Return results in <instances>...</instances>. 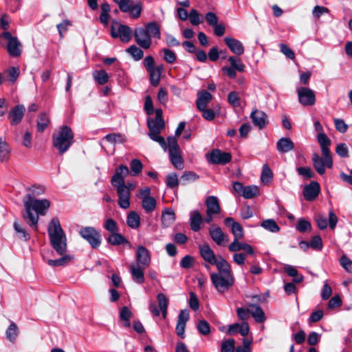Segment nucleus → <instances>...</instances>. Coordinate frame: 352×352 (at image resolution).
<instances>
[{"instance_id": "nucleus-1", "label": "nucleus", "mask_w": 352, "mask_h": 352, "mask_svg": "<svg viewBox=\"0 0 352 352\" xmlns=\"http://www.w3.org/2000/svg\"><path fill=\"white\" fill-rule=\"evenodd\" d=\"M23 204L26 212L23 217L31 227L36 230L38 215L45 214V211L50 207V201L47 199H37L28 195L23 199Z\"/></svg>"}, {"instance_id": "nucleus-2", "label": "nucleus", "mask_w": 352, "mask_h": 352, "mask_svg": "<svg viewBox=\"0 0 352 352\" xmlns=\"http://www.w3.org/2000/svg\"><path fill=\"white\" fill-rule=\"evenodd\" d=\"M136 262L130 265L129 270L132 280L138 283H144V270L147 268L151 262V256L149 250L143 245H138L135 250Z\"/></svg>"}, {"instance_id": "nucleus-3", "label": "nucleus", "mask_w": 352, "mask_h": 352, "mask_svg": "<svg viewBox=\"0 0 352 352\" xmlns=\"http://www.w3.org/2000/svg\"><path fill=\"white\" fill-rule=\"evenodd\" d=\"M47 232L53 248L58 254L63 255L67 250V239L58 218L51 220Z\"/></svg>"}, {"instance_id": "nucleus-4", "label": "nucleus", "mask_w": 352, "mask_h": 352, "mask_svg": "<svg viewBox=\"0 0 352 352\" xmlns=\"http://www.w3.org/2000/svg\"><path fill=\"white\" fill-rule=\"evenodd\" d=\"M160 28L156 22H151L145 28H137L134 30V38L137 44L144 49H148L152 44V38H160Z\"/></svg>"}, {"instance_id": "nucleus-5", "label": "nucleus", "mask_w": 352, "mask_h": 352, "mask_svg": "<svg viewBox=\"0 0 352 352\" xmlns=\"http://www.w3.org/2000/svg\"><path fill=\"white\" fill-rule=\"evenodd\" d=\"M74 142V133L67 126H62L53 135V145L60 154L66 152Z\"/></svg>"}, {"instance_id": "nucleus-6", "label": "nucleus", "mask_w": 352, "mask_h": 352, "mask_svg": "<svg viewBox=\"0 0 352 352\" xmlns=\"http://www.w3.org/2000/svg\"><path fill=\"white\" fill-rule=\"evenodd\" d=\"M164 126L165 124L164 120H148V127L149 129L148 135L152 140L158 142L164 151H166V142L164 138L160 135V133L164 130Z\"/></svg>"}, {"instance_id": "nucleus-7", "label": "nucleus", "mask_w": 352, "mask_h": 352, "mask_svg": "<svg viewBox=\"0 0 352 352\" xmlns=\"http://www.w3.org/2000/svg\"><path fill=\"white\" fill-rule=\"evenodd\" d=\"M0 38L6 41V48L11 57L17 58L21 55L23 45L16 36H12L8 31H5L0 35Z\"/></svg>"}, {"instance_id": "nucleus-8", "label": "nucleus", "mask_w": 352, "mask_h": 352, "mask_svg": "<svg viewBox=\"0 0 352 352\" xmlns=\"http://www.w3.org/2000/svg\"><path fill=\"white\" fill-rule=\"evenodd\" d=\"M167 147L168 148V153L170 160L173 166L181 169L183 168V159L181 155L180 148L177 143L176 137H168L167 138Z\"/></svg>"}, {"instance_id": "nucleus-9", "label": "nucleus", "mask_w": 352, "mask_h": 352, "mask_svg": "<svg viewBox=\"0 0 352 352\" xmlns=\"http://www.w3.org/2000/svg\"><path fill=\"white\" fill-rule=\"evenodd\" d=\"M80 236L86 240L93 248H97L101 243V235L94 227L86 226L80 228Z\"/></svg>"}, {"instance_id": "nucleus-10", "label": "nucleus", "mask_w": 352, "mask_h": 352, "mask_svg": "<svg viewBox=\"0 0 352 352\" xmlns=\"http://www.w3.org/2000/svg\"><path fill=\"white\" fill-rule=\"evenodd\" d=\"M111 34L112 37L119 38L124 43H128L132 37V30L129 26L116 21L111 25Z\"/></svg>"}, {"instance_id": "nucleus-11", "label": "nucleus", "mask_w": 352, "mask_h": 352, "mask_svg": "<svg viewBox=\"0 0 352 352\" xmlns=\"http://www.w3.org/2000/svg\"><path fill=\"white\" fill-rule=\"evenodd\" d=\"M210 278L215 288L219 292H224L232 284V278L230 274L212 273Z\"/></svg>"}, {"instance_id": "nucleus-12", "label": "nucleus", "mask_w": 352, "mask_h": 352, "mask_svg": "<svg viewBox=\"0 0 352 352\" xmlns=\"http://www.w3.org/2000/svg\"><path fill=\"white\" fill-rule=\"evenodd\" d=\"M297 94L299 102L303 106H312L316 103L315 93L308 87H298Z\"/></svg>"}, {"instance_id": "nucleus-13", "label": "nucleus", "mask_w": 352, "mask_h": 352, "mask_svg": "<svg viewBox=\"0 0 352 352\" xmlns=\"http://www.w3.org/2000/svg\"><path fill=\"white\" fill-rule=\"evenodd\" d=\"M315 219L317 222L318 228L320 230L325 229L327 227L328 224L330 228L333 230L336 228V224L338 223V217L332 210H330L329 212L328 221L327 220L326 217L321 214L316 216Z\"/></svg>"}, {"instance_id": "nucleus-14", "label": "nucleus", "mask_w": 352, "mask_h": 352, "mask_svg": "<svg viewBox=\"0 0 352 352\" xmlns=\"http://www.w3.org/2000/svg\"><path fill=\"white\" fill-rule=\"evenodd\" d=\"M230 160L231 155L229 153L219 149L212 151L208 155V161L214 164H225L229 162Z\"/></svg>"}, {"instance_id": "nucleus-15", "label": "nucleus", "mask_w": 352, "mask_h": 352, "mask_svg": "<svg viewBox=\"0 0 352 352\" xmlns=\"http://www.w3.org/2000/svg\"><path fill=\"white\" fill-rule=\"evenodd\" d=\"M129 174V170L125 165H120L116 169L111 182L114 187L124 186V178Z\"/></svg>"}, {"instance_id": "nucleus-16", "label": "nucleus", "mask_w": 352, "mask_h": 352, "mask_svg": "<svg viewBox=\"0 0 352 352\" xmlns=\"http://www.w3.org/2000/svg\"><path fill=\"white\" fill-rule=\"evenodd\" d=\"M118 196V204L122 209H127L130 207L131 193L124 186L115 187Z\"/></svg>"}, {"instance_id": "nucleus-17", "label": "nucleus", "mask_w": 352, "mask_h": 352, "mask_svg": "<svg viewBox=\"0 0 352 352\" xmlns=\"http://www.w3.org/2000/svg\"><path fill=\"white\" fill-rule=\"evenodd\" d=\"M250 118L252 120L254 124L263 129L269 123L267 115L263 111L255 110L251 113Z\"/></svg>"}, {"instance_id": "nucleus-18", "label": "nucleus", "mask_w": 352, "mask_h": 352, "mask_svg": "<svg viewBox=\"0 0 352 352\" xmlns=\"http://www.w3.org/2000/svg\"><path fill=\"white\" fill-rule=\"evenodd\" d=\"M25 111V108L22 104H19L12 108L8 114L12 125H16L22 120Z\"/></svg>"}, {"instance_id": "nucleus-19", "label": "nucleus", "mask_w": 352, "mask_h": 352, "mask_svg": "<svg viewBox=\"0 0 352 352\" xmlns=\"http://www.w3.org/2000/svg\"><path fill=\"white\" fill-rule=\"evenodd\" d=\"M189 312L186 309L182 310L178 316L176 333L182 338L185 337L186 324L189 320Z\"/></svg>"}, {"instance_id": "nucleus-20", "label": "nucleus", "mask_w": 352, "mask_h": 352, "mask_svg": "<svg viewBox=\"0 0 352 352\" xmlns=\"http://www.w3.org/2000/svg\"><path fill=\"white\" fill-rule=\"evenodd\" d=\"M209 233L212 240L218 245H221L228 241V236L223 232L221 228L212 225L209 229Z\"/></svg>"}, {"instance_id": "nucleus-21", "label": "nucleus", "mask_w": 352, "mask_h": 352, "mask_svg": "<svg viewBox=\"0 0 352 352\" xmlns=\"http://www.w3.org/2000/svg\"><path fill=\"white\" fill-rule=\"evenodd\" d=\"M320 192V185L316 182H312L309 184L306 185L303 190V195L306 200L313 201L318 195Z\"/></svg>"}, {"instance_id": "nucleus-22", "label": "nucleus", "mask_w": 352, "mask_h": 352, "mask_svg": "<svg viewBox=\"0 0 352 352\" xmlns=\"http://www.w3.org/2000/svg\"><path fill=\"white\" fill-rule=\"evenodd\" d=\"M294 148V143L289 138H281L276 143V149L279 153H288Z\"/></svg>"}, {"instance_id": "nucleus-23", "label": "nucleus", "mask_w": 352, "mask_h": 352, "mask_svg": "<svg viewBox=\"0 0 352 352\" xmlns=\"http://www.w3.org/2000/svg\"><path fill=\"white\" fill-rule=\"evenodd\" d=\"M312 161L314 167L318 173L323 175L325 173V167L328 168V163L326 162V160L315 153L313 154Z\"/></svg>"}, {"instance_id": "nucleus-24", "label": "nucleus", "mask_w": 352, "mask_h": 352, "mask_svg": "<svg viewBox=\"0 0 352 352\" xmlns=\"http://www.w3.org/2000/svg\"><path fill=\"white\" fill-rule=\"evenodd\" d=\"M206 213L219 214L221 211L219 200L215 196H209L206 200Z\"/></svg>"}, {"instance_id": "nucleus-25", "label": "nucleus", "mask_w": 352, "mask_h": 352, "mask_svg": "<svg viewBox=\"0 0 352 352\" xmlns=\"http://www.w3.org/2000/svg\"><path fill=\"white\" fill-rule=\"evenodd\" d=\"M212 98V95L205 90L199 91L197 93V100L196 102L197 108L199 109H204L205 107H207Z\"/></svg>"}, {"instance_id": "nucleus-26", "label": "nucleus", "mask_w": 352, "mask_h": 352, "mask_svg": "<svg viewBox=\"0 0 352 352\" xmlns=\"http://www.w3.org/2000/svg\"><path fill=\"white\" fill-rule=\"evenodd\" d=\"M199 250L201 256L206 261L211 265L216 262V259L218 258V256H215L214 252L211 250L208 245L204 244L201 245Z\"/></svg>"}, {"instance_id": "nucleus-27", "label": "nucleus", "mask_w": 352, "mask_h": 352, "mask_svg": "<svg viewBox=\"0 0 352 352\" xmlns=\"http://www.w3.org/2000/svg\"><path fill=\"white\" fill-rule=\"evenodd\" d=\"M225 224L229 227L234 237H242V227L236 222L232 217H227L225 219Z\"/></svg>"}, {"instance_id": "nucleus-28", "label": "nucleus", "mask_w": 352, "mask_h": 352, "mask_svg": "<svg viewBox=\"0 0 352 352\" xmlns=\"http://www.w3.org/2000/svg\"><path fill=\"white\" fill-rule=\"evenodd\" d=\"M224 41L233 53L237 55L242 54V44L239 41L234 38L227 36L224 38Z\"/></svg>"}, {"instance_id": "nucleus-29", "label": "nucleus", "mask_w": 352, "mask_h": 352, "mask_svg": "<svg viewBox=\"0 0 352 352\" xmlns=\"http://www.w3.org/2000/svg\"><path fill=\"white\" fill-rule=\"evenodd\" d=\"M248 311L257 322H263L265 320V314L258 305H251L248 308Z\"/></svg>"}, {"instance_id": "nucleus-30", "label": "nucleus", "mask_w": 352, "mask_h": 352, "mask_svg": "<svg viewBox=\"0 0 352 352\" xmlns=\"http://www.w3.org/2000/svg\"><path fill=\"white\" fill-rule=\"evenodd\" d=\"M202 217L197 210H194L190 214V223L191 229L197 232L200 229V224L202 222Z\"/></svg>"}, {"instance_id": "nucleus-31", "label": "nucleus", "mask_w": 352, "mask_h": 352, "mask_svg": "<svg viewBox=\"0 0 352 352\" xmlns=\"http://www.w3.org/2000/svg\"><path fill=\"white\" fill-rule=\"evenodd\" d=\"M260 195L259 187L256 185L243 186V198L253 199Z\"/></svg>"}, {"instance_id": "nucleus-32", "label": "nucleus", "mask_w": 352, "mask_h": 352, "mask_svg": "<svg viewBox=\"0 0 352 352\" xmlns=\"http://www.w3.org/2000/svg\"><path fill=\"white\" fill-rule=\"evenodd\" d=\"M175 220V214L174 211L169 208H165L162 214V221L164 226L168 227Z\"/></svg>"}, {"instance_id": "nucleus-33", "label": "nucleus", "mask_w": 352, "mask_h": 352, "mask_svg": "<svg viewBox=\"0 0 352 352\" xmlns=\"http://www.w3.org/2000/svg\"><path fill=\"white\" fill-rule=\"evenodd\" d=\"M120 319L123 323L124 327L129 328L131 326L130 319L132 316V312L127 307H123L120 311Z\"/></svg>"}, {"instance_id": "nucleus-34", "label": "nucleus", "mask_w": 352, "mask_h": 352, "mask_svg": "<svg viewBox=\"0 0 352 352\" xmlns=\"http://www.w3.org/2000/svg\"><path fill=\"white\" fill-rule=\"evenodd\" d=\"M212 265H215L217 266L219 270L218 274H230L229 264L221 256H218V258L216 259V262L213 263Z\"/></svg>"}, {"instance_id": "nucleus-35", "label": "nucleus", "mask_w": 352, "mask_h": 352, "mask_svg": "<svg viewBox=\"0 0 352 352\" xmlns=\"http://www.w3.org/2000/svg\"><path fill=\"white\" fill-rule=\"evenodd\" d=\"M285 272L291 277H293V281L300 283L303 280V276L298 275L297 270L292 265H286L284 266Z\"/></svg>"}, {"instance_id": "nucleus-36", "label": "nucleus", "mask_w": 352, "mask_h": 352, "mask_svg": "<svg viewBox=\"0 0 352 352\" xmlns=\"http://www.w3.org/2000/svg\"><path fill=\"white\" fill-rule=\"evenodd\" d=\"M160 69L161 67H148L150 80L151 84L154 86L159 84L162 72Z\"/></svg>"}, {"instance_id": "nucleus-37", "label": "nucleus", "mask_w": 352, "mask_h": 352, "mask_svg": "<svg viewBox=\"0 0 352 352\" xmlns=\"http://www.w3.org/2000/svg\"><path fill=\"white\" fill-rule=\"evenodd\" d=\"M127 225L133 228L136 229L139 228L140 225V218L137 212L131 211L129 213L126 219Z\"/></svg>"}, {"instance_id": "nucleus-38", "label": "nucleus", "mask_w": 352, "mask_h": 352, "mask_svg": "<svg viewBox=\"0 0 352 352\" xmlns=\"http://www.w3.org/2000/svg\"><path fill=\"white\" fill-rule=\"evenodd\" d=\"M93 76L95 81L100 84L104 85L109 80V75L104 69L95 70L93 72Z\"/></svg>"}, {"instance_id": "nucleus-39", "label": "nucleus", "mask_w": 352, "mask_h": 352, "mask_svg": "<svg viewBox=\"0 0 352 352\" xmlns=\"http://www.w3.org/2000/svg\"><path fill=\"white\" fill-rule=\"evenodd\" d=\"M142 200V206L146 213L153 212L156 207V201L153 197H146Z\"/></svg>"}, {"instance_id": "nucleus-40", "label": "nucleus", "mask_w": 352, "mask_h": 352, "mask_svg": "<svg viewBox=\"0 0 352 352\" xmlns=\"http://www.w3.org/2000/svg\"><path fill=\"white\" fill-rule=\"evenodd\" d=\"M157 298L162 316L165 318L167 314L168 300L165 295L162 293L157 294Z\"/></svg>"}, {"instance_id": "nucleus-41", "label": "nucleus", "mask_w": 352, "mask_h": 352, "mask_svg": "<svg viewBox=\"0 0 352 352\" xmlns=\"http://www.w3.org/2000/svg\"><path fill=\"white\" fill-rule=\"evenodd\" d=\"M107 241L111 245H118L124 242L128 243L125 238L120 234L116 232L111 233L107 238Z\"/></svg>"}, {"instance_id": "nucleus-42", "label": "nucleus", "mask_w": 352, "mask_h": 352, "mask_svg": "<svg viewBox=\"0 0 352 352\" xmlns=\"http://www.w3.org/2000/svg\"><path fill=\"white\" fill-rule=\"evenodd\" d=\"M73 257L70 255H65L58 259H50L47 263L52 267L63 266L70 262Z\"/></svg>"}, {"instance_id": "nucleus-43", "label": "nucleus", "mask_w": 352, "mask_h": 352, "mask_svg": "<svg viewBox=\"0 0 352 352\" xmlns=\"http://www.w3.org/2000/svg\"><path fill=\"white\" fill-rule=\"evenodd\" d=\"M273 177V173L270 168L267 164H264L262 168V173L261 175V182L267 184H268Z\"/></svg>"}, {"instance_id": "nucleus-44", "label": "nucleus", "mask_w": 352, "mask_h": 352, "mask_svg": "<svg viewBox=\"0 0 352 352\" xmlns=\"http://www.w3.org/2000/svg\"><path fill=\"white\" fill-rule=\"evenodd\" d=\"M261 226L271 232H278L280 230V227L273 219H266L263 221L261 223Z\"/></svg>"}, {"instance_id": "nucleus-45", "label": "nucleus", "mask_w": 352, "mask_h": 352, "mask_svg": "<svg viewBox=\"0 0 352 352\" xmlns=\"http://www.w3.org/2000/svg\"><path fill=\"white\" fill-rule=\"evenodd\" d=\"M10 150L8 144L3 140V139L0 138V160L3 162L8 160L9 157Z\"/></svg>"}, {"instance_id": "nucleus-46", "label": "nucleus", "mask_w": 352, "mask_h": 352, "mask_svg": "<svg viewBox=\"0 0 352 352\" xmlns=\"http://www.w3.org/2000/svg\"><path fill=\"white\" fill-rule=\"evenodd\" d=\"M126 52L136 60H140L144 55L143 51L134 45L130 46Z\"/></svg>"}, {"instance_id": "nucleus-47", "label": "nucleus", "mask_w": 352, "mask_h": 352, "mask_svg": "<svg viewBox=\"0 0 352 352\" xmlns=\"http://www.w3.org/2000/svg\"><path fill=\"white\" fill-rule=\"evenodd\" d=\"M18 336V327L12 322L6 330V338L11 342H14Z\"/></svg>"}, {"instance_id": "nucleus-48", "label": "nucleus", "mask_w": 352, "mask_h": 352, "mask_svg": "<svg viewBox=\"0 0 352 352\" xmlns=\"http://www.w3.org/2000/svg\"><path fill=\"white\" fill-rule=\"evenodd\" d=\"M72 25V22L68 19L63 20L61 23L57 24L56 28L58 29L60 37L63 38L64 34L67 32L69 27Z\"/></svg>"}, {"instance_id": "nucleus-49", "label": "nucleus", "mask_w": 352, "mask_h": 352, "mask_svg": "<svg viewBox=\"0 0 352 352\" xmlns=\"http://www.w3.org/2000/svg\"><path fill=\"white\" fill-rule=\"evenodd\" d=\"M188 17L192 25H198L203 22L201 14L195 9L190 10Z\"/></svg>"}, {"instance_id": "nucleus-50", "label": "nucleus", "mask_w": 352, "mask_h": 352, "mask_svg": "<svg viewBox=\"0 0 352 352\" xmlns=\"http://www.w3.org/2000/svg\"><path fill=\"white\" fill-rule=\"evenodd\" d=\"M296 229L300 232H310L311 225L309 221L305 219H300L296 226Z\"/></svg>"}, {"instance_id": "nucleus-51", "label": "nucleus", "mask_w": 352, "mask_h": 352, "mask_svg": "<svg viewBox=\"0 0 352 352\" xmlns=\"http://www.w3.org/2000/svg\"><path fill=\"white\" fill-rule=\"evenodd\" d=\"M14 229L18 234V237L24 241H28L30 239L29 234L25 229L16 221L14 223Z\"/></svg>"}, {"instance_id": "nucleus-52", "label": "nucleus", "mask_w": 352, "mask_h": 352, "mask_svg": "<svg viewBox=\"0 0 352 352\" xmlns=\"http://www.w3.org/2000/svg\"><path fill=\"white\" fill-rule=\"evenodd\" d=\"M197 328L198 331L204 336H208L210 333V326L209 323L205 320L199 321L197 325Z\"/></svg>"}, {"instance_id": "nucleus-53", "label": "nucleus", "mask_w": 352, "mask_h": 352, "mask_svg": "<svg viewBox=\"0 0 352 352\" xmlns=\"http://www.w3.org/2000/svg\"><path fill=\"white\" fill-rule=\"evenodd\" d=\"M234 340L230 338L223 341L221 352H234Z\"/></svg>"}, {"instance_id": "nucleus-54", "label": "nucleus", "mask_w": 352, "mask_h": 352, "mask_svg": "<svg viewBox=\"0 0 352 352\" xmlns=\"http://www.w3.org/2000/svg\"><path fill=\"white\" fill-rule=\"evenodd\" d=\"M118 5L122 12H127L130 10L133 3V0H113Z\"/></svg>"}, {"instance_id": "nucleus-55", "label": "nucleus", "mask_w": 352, "mask_h": 352, "mask_svg": "<svg viewBox=\"0 0 352 352\" xmlns=\"http://www.w3.org/2000/svg\"><path fill=\"white\" fill-rule=\"evenodd\" d=\"M49 118L45 113L40 115L37 121V129L38 131H43L49 124Z\"/></svg>"}, {"instance_id": "nucleus-56", "label": "nucleus", "mask_w": 352, "mask_h": 352, "mask_svg": "<svg viewBox=\"0 0 352 352\" xmlns=\"http://www.w3.org/2000/svg\"><path fill=\"white\" fill-rule=\"evenodd\" d=\"M131 174L133 175H139L143 168V165L142 162L137 159H134L131 162Z\"/></svg>"}, {"instance_id": "nucleus-57", "label": "nucleus", "mask_w": 352, "mask_h": 352, "mask_svg": "<svg viewBox=\"0 0 352 352\" xmlns=\"http://www.w3.org/2000/svg\"><path fill=\"white\" fill-rule=\"evenodd\" d=\"M341 266L349 273H352V260L347 257L345 254L342 255L340 258Z\"/></svg>"}, {"instance_id": "nucleus-58", "label": "nucleus", "mask_w": 352, "mask_h": 352, "mask_svg": "<svg viewBox=\"0 0 352 352\" xmlns=\"http://www.w3.org/2000/svg\"><path fill=\"white\" fill-rule=\"evenodd\" d=\"M162 52L164 54V59L168 64H173L176 60V55L174 52L169 49H163Z\"/></svg>"}, {"instance_id": "nucleus-59", "label": "nucleus", "mask_w": 352, "mask_h": 352, "mask_svg": "<svg viewBox=\"0 0 352 352\" xmlns=\"http://www.w3.org/2000/svg\"><path fill=\"white\" fill-rule=\"evenodd\" d=\"M142 3L138 1L135 5H132L131 8H130V10L129 11L130 12V15L131 17L134 19L138 18L142 12Z\"/></svg>"}, {"instance_id": "nucleus-60", "label": "nucleus", "mask_w": 352, "mask_h": 352, "mask_svg": "<svg viewBox=\"0 0 352 352\" xmlns=\"http://www.w3.org/2000/svg\"><path fill=\"white\" fill-rule=\"evenodd\" d=\"M104 139L109 143L115 144L116 143H122L124 141V138L120 134H108L104 137Z\"/></svg>"}, {"instance_id": "nucleus-61", "label": "nucleus", "mask_w": 352, "mask_h": 352, "mask_svg": "<svg viewBox=\"0 0 352 352\" xmlns=\"http://www.w3.org/2000/svg\"><path fill=\"white\" fill-rule=\"evenodd\" d=\"M280 51L283 53L286 58L294 60L295 58V54L294 51L287 45L284 43H280L279 45Z\"/></svg>"}, {"instance_id": "nucleus-62", "label": "nucleus", "mask_w": 352, "mask_h": 352, "mask_svg": "<svg viewBox=\"0 0 352 352\" xmlns=\"http://www.w3.org/2000/svg\"><path fill=\"white\" fill-rule=\"evenodd\" d=\"M296 170L299 175L305 179H310L314 176V173L309 167H298Z\"/></svg>"}, {"instance_id": "nucleus-63", "label": "nucleus", "mask_w": 352, "mask_h": 352, "mask_svg": "<svg viewBox=\"0 0 352 352\" xmlns=\"http://www.w3.org/2000/svg\"><path fill=\"white\" fill-rule=\"evenodd\" d=\"M104 228L111 233L118 231V227L116 222L112 219H108L104 225Z\"/></svg>"}, {"instance_id": "nucleus-64", "label": "nucleus", "mask_w": 352, "mask_h": 352, "mask_svg": "<svg viewBox=\"0 0 352 352\" xmlns=\"http://www.w3.org/2000/svg\"><path fill=\"white\" fill-rule=\"evenodd\" d=\"M229 103L234 107H239L240 104V98L235 91H232L229 94L228 97Z\"/></svg>"}]
</instances>
